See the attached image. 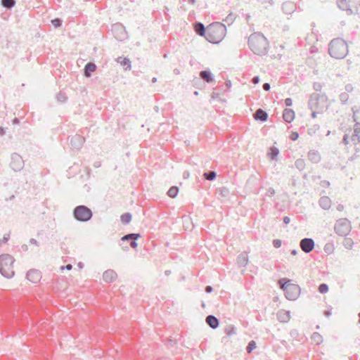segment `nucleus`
Segmentation results:
<instances>
[{
    "label": "nucleus",
    "mask_w": 360,
    "mask_h": 360,
    "mask_svg": "<svg viewBox=\"0 0 360 360\" xmlns=\"http://www.w3.org/2000/svg\"><path fill=\"white\" fill-rule=\"evenodd\" d=\"M348 53V46L342 39H335L331 41L329 47L330 55L337 59L343 58Z\"/></svg>",
    "instance_id": "obj_4"
},
{
    "label": "nucleus",
    "mask_w": 360,
    "mask_h": 360,
    "mask_svg": "<svg viewBox=\"0 0 360 360\" xmlns=\"http://www.w3.org/2000/svg\"><path fill=\"white\" fill-rule=\"evenodd\" d=\"M27 278L33 283H38L41 281V275L40 271L32 269L27 273Z\"/></svg>",
    "instance_id": "obj_9"
},
{
    "label": "nucleus",
    "mask_w": 360,
    "mask_h": 360,
    "mask_svg": "<svg viewBox=\"0 0 360 360\" xmlns=\"http://www.w3.org/2000/svg\"><path fill=\"white\" fill-rule=\"evenodd\" d=\"M140 234L139 233H130V234H128V235H126L124 236H123L122 238V240H133L131 243H130V245L132 248L135 249L137 248V243L135 242V240H136L137 238H139L140 237Z\"/></svg>",
    "instance_id": "obj_10"
},
{
    "label": "nucleus",
    "mask_w": 360,
    "mask_h": 360,
    "mask_svg": "<svg viewBox=\"0 0 360 360\" xmlns=\"http://www.w3.org/2000/svg\"><path fill=\"white\" fill-rule=\"evenodd\" d=\"M249 46L255 53L262 55L266 52L268 41L262 34L254 33L249 37Z\"/></svg>",
    "instance_id": "obj_2"
},
{
    "label": "nucleus",
    "mask_w": 360,
    "mask_h": 360,
    "mask_svg": "<svg viewBox=\"0 0 360 360\" xmlns=\"http://www.w3.org/2000/svg\"><path fill=\"white\" fill-rule=\"evenodd\" d=\"M283 117L287 122H291L295 118V112L291 109H285Z\"/></svg>",
    "instance_id": "obj_12"
},
{
    "label": "nucleus",
    "mask_w": 360,
    "mask_h": 360,
    "mask_svg": "<svg viewBox=\"0 0 360 360\" xmlns=\"http://www.w3.org/2000/svg\"><path fill=\"white\" fill-rule=\"evenodd\" d=\"M264 90L268 91L270 89V85L268 83H265L263 86Z\"/></svg>",
    "instance_id": "obj_35"
},
{
    "label": "nucleus",
    "mask_w": 360,
    "mask_h": 360,
    "mask_svg": "<svg viewBox=\"0 0 360 360\" xmlns=\"http://www.w3.org/2000/svg\"><path fill=\"white\" fill-rule=\"evenodd\" d=\"M52 23L55 27H59L60 25V20L59 19H55L52 20Z\"/></svg>",
    "instance_id": "obj_32"
},
{
    "label": "nucleus",
    "mask_w": 360,
    "mask_h": 360,
    "mask_svg": "<svg viewBox=\"0 0 360 360\" xmlns=\"http://www.w3.org/2000/svg\"><path fill=\"white\" fill-rule=\"evenodd\" d=\"M285 103L287 106H291L292 105V101L290 98H286L285 100Z\"/></svg>",
    "instance_id": "obj_33"
},
{
    "label": "nucleus",
    "mask_w": 360,
    "mask_h": 360,
    "mask_svg": "<svg viewBox=\"0 0 360 360\" xmlns=\"http://www.w3.org/2000/svg\"><path fill=\"white\" fill-rule=\"evenodd\" d=\"M1 3L4 6L7 7V8H11L14 5L13 0H2Z\"/></svg>",
    "instance_id": "obj_27"
},
{
    "label": "nucleus",
    "mask_w": 360,
    "mask_h": 360,
    "mask_svg": "<svg viewBox=\"0 0 360 360\" xmlns=\"http://www.w3.org/2000/svg\"><path fill=\"white\" fill-rule=\"evenodd\" d=\"M117 278V274L113 270L109 269L105 271L103 274V280L107 283H111Z\"/></svg>",
    "instance_id": "obj_11"
},
{
    "label": "nucleus",
    "mask_w": 360,
    "mask_h": 360,
    "mask_svg": "<svg viewBox=\"0 0 360 360\" xmlns=\"http://www.w3.org/2000/svg\"><path fill=\"white\" fill-rule=\"evenodd\" d=\"M194 29H195V32L198 34H199L200 36L205 37L206 29H205V27L202 24H201V23L195 24L194 26Z\"/></svg>",
    "instance_id": "obj_16"
},
{
    "label": "nucleus",
    "mask_w": 360,
    "mask_h": 360,
    "mask_svg": "<svg viewBox=\"0 0 360 360\" xmlns=\"http://www.w3.org/2000/svg\"><path fill=\"white\" fill-rule=\"evenodd\" d=\"M273 245L275 248H278L281 246V241L278 239H275L273 240Z\"/></svg>",
    "instance_id": "obj_30"
},
{
    "label": "nucleus",
    "mask_w": 360,
    "mask_h": 360,
    "mask_svg": "<svg viewBox=\"0 0 360 360\" xmlns=\"http://www.w3.org/2000/svg\"><path fill=\"white\" fill-rule=\"evenodd\" d=\"M11 164L14 169L16 170L22 167L23 162L20 159H15Z\"/></svg>",
    "instance_id": "obj_22"
},
{
    "label": "nucleus",
    "mask_w": 360,
    "mask_h": 360,
    "mask_svg": "<svg viewBox=\"0 0 360 360\" xmlns=\"http://www.w3.org/2000/svg\"><path fill=\"white\" fill-rule=\"evenodd\" d=\"M4 134V130L3 128L0 127V134L2 135Z\"/></svg>",
    "instance_id": "obj_39"
},
{
    "label": "nucleus",
    "mask_w": 360,
    "mask_h": 360,
    "mask_svg": "<svg viewBox=\"0 0 360 360\" xmlns=\"http://www.w3.org/2000/svg\"><path fill=\"white\" fill-rule=\"evenodd\" d=\"M131 220V215L129 213H124L121 216V221L123 224H128Z\"/></svg>",
    "instance_id": "obj_20"
},
{
    "label": "nucleus",
    "mask_w": 360,
    "mask_h": 360,
    "mask_svg": "<svg viewBox=\"0 0 360 360\" xmlns=\"http://www.w3.org/2000/svg\"><path fill=\"white\" fill-rule=\"evenodd\" d=\"M203 176L207 180L212 181L216 177V174L214 172H210L209 173H205Z\"/></svg>",
    "instance_id": "obj_24"
},
{
    "label": "nucleus",
    "mask_w": 360,
    "mask_h": 360,
    "mask_svg": "<svg viewBox=\"0 0 360 360\" xmlns=\"http://www.w3.org/2000/svg\"><path fill=\"white\" fill-rule=\"evenodd\" d=\"M278 283L281 288L283 290L288 300H294L298 297L300 293V289L297 285L292 283L290 281L285 278L279 280Z\"/></svg>",
    "instance_id": "obj_5"
},
{
    "label": "nucleus",
    "mask_w": 360,
    "mask_h": 360,
    "mask_svg": "<svg viewBox=\"0 0 360 360\" xmlns=\"http://www.w3.org/2000/svg\"><path fill=\"white\" fill-rule=\"evenodd\" d=\"M15 259L8 254L0 255V273L6 278H11L15 275Z\"/></svg>",
    "instance_id": "obj_3"
},
{
    "label": "nucleus",
    "mask_w": 360,
    "mask_h": 360,
    "mask_svg": "<svg viewBox=\"0 0 360 360\" xmlns=\"http://www.w3.org/2000/svg\"><path fill=\"white\" fill-rule=\"evenodd\" d=\"M255 117L261 121H266L267 120V114L262 109H259L256 111Z\"/></svg>",
    "instance_id": "obj_15"
},
{
    "label": "nucleus",
    "mask_w": 360,
    "mask_h": 360,
    "mask_svg": "<svg viewBox=\"0 0 360 360\" xmlns=\"http://www.w3.org/2000/svg\"><path fill=\"white\" fill-rule=\"evenodd\" d=\"M206 322L212 328H216L219 326L218 319L215 316L212 315H209L208 316H207Z\"/></svg>",
    "instance_id": "obj_13"
},
{
    "label": "nucleus",
    "mask_w": 360,
    "mask_h": 360,
    "mask_svg": "<svg viewBox=\"0 0 360 360\" xmlns=\"http://www.w3.org/2000/svg\"><path fill=\"white\" fill-rule=\"evenodd\" d=\"M200 77H201V78L202 79H204L207 82H211L213 80L212 77V75H211V73L210 72H207V71H202L200 72Z\"/></svg>",
    "instance_id": "obj_18"
},
{
    "label": "nucleus",
    "mask_w": 360,
    "mask_h": 360,
    "mask_svg": "<svg viewBox=\"0 0 360 360\" xmlns=\"http://www.w3.org/2000/svg\"><path fill=\"white\" fill-rule=\"evenodd\" d=\"M179 192V188L176 186H172L167 191V195L171 198H175Z\"/></svg>",
    "instance_id": "obj_19"
},
{
    "label": "nucleus",
    "mask_w": 360,
    "mask_h": 360,
    "mask_svg": "<svg viewBox=\"0 0 360 360\" xmlns=\"http://www.w3.org/2000/svg\"><path fill=\"white\" fill-rule=\"evenodd\" d=\"M205 291L207 292H211L212 291V288L211 286H207L205 288Z\"/></svg>",
    "instance_id": "obj_37"
},
{
    "label": "nucleus",
    "mask_w": 360,
    "mask_h": 360,
    "mask_svg": "<svg viewBox=\"0 0 360 360\" xmlns=\"http://www.w3.org/2000/svg\"><path fill=\"white\" fill-rule=\"evenodd\" d=\"M330 204L331 201L330 198L326 196L322 197L319 200L320 206L325 210L330 208Z\"/></svg>",
    "instance_id": "obj_14"
},
{
    "label": "nucleus",
    "mask_w": 360,
    "mask_h": 360,
    "mask_svg": "<svg viewBox=\"0 0 360 360\" xmlns=\"http://www.w3.org/2000/svg\"><path fill=\"white\" fill-rule=\"evenodd\" d=\"M319 291L320 293L324 294L328 291V287L326 284L322 283L319 287Z\"/></svg>",
    "instance_id": "obj_25"
},
{
    "label": "nucleus",
    "mask_w": 360,
    "mask_h": 360,
    "mask_svg": "<svg viewBox=\"0 0 360 360\" xmlns=\"http://www.w3.org/2000/svg\"><path fill=\"white\" fill-rule=\"evenodd\" d=\"M290 221V219L288 217H283V222L285 224H289Z\"/></svg>",
    "instance_id": "obj_34"
},
{
    "label": "nucleus",
    "mask_w": 360,
    "mask_h": 360,
    "mask_svg": "<svg viewBox=\"0 0 360 360\" xmlns=\"http://www.w3.org/2000/svg\"><path fill=\"white\" fill-rule=\"evenodd\" d=\"M314 247V242L311 238H304L300 241V248L306 253L310 252Z\"/></svg>",
    "instance_id": "obj_8"
},
{
    "label": "nucleus",
    "mask_w": 360,
    "mask_h": 360,
    "mask_svg": "<svg viewBox=\"0 0 360 360\" xmlns=\"http://www.w3.org/2000/svg\"><path fill=\"white\" fill-rule=\"evenodd\" d=\"M189 1H190V2H191V3H192V4H195V0H189Z\"/></svg>",
    "instance_id": "obj_40"
},
{
    "label": "nucleus",
    "mask_w": 360,
    "mask_h": 360,
    "mask_svg": "<svg viewBox=\"0 0 360 360\" xmlns=\"http://www.w3.org/2000/svg\"><path fill=\"white\" fill-rule=\"evenodd\" d=\"M119 60H120V63L123 66H127V68H128L129 66V60H127L126 58H120Z\"/></svg>",
    "instance_id": "obj_29"
},
{
    "label": "nucleus",
    "mask_w": 360,
    "mask_h": 360,
    "mask_svg": "<svg viewBox=\"0 0 360 360\" xmlns=\"http://www.w3.org/2000/svg\"><path fill=\"white\" fill-rule=\"evenodd\" d=\"M225 333L228 335H231L236 333V328L233 326H230L225 329Z\"/></svg>",
    "instance_id": "obj_26"
},
{
    "label": "nucleus",
    "mask_w": 360,
    "mask_h": 360,
    "mask_svg": "<svg viewBox=\"0 0 360 360\" xmlns=\"http://www.w3.org/2000/svg\"><path fill=\"white\" fill-rule=\"evenodd\" d=\"M96 66L94 63H88L84 68V74L86 77H89L90 74L96 70Z\"/></svg>",
    "instance_id": "obj_17"
},
{
    "label": "nucleus",
    "mask_w": 360,
    "mask_h": 360,
    "mask_svg": "<svg viewBox=\"0 0 360 360\" xmlns=\"http://www.w3.org/2000/svg\"><path fill=\"white\" fill-rule=\"evenodd\" d=\"M74 216L78 221H86L91 218L92 212L87 207L79 205L75 207Z\"/></svg>",
    "instance_id": "obj_6"
},
{
    "label": "nucleus",
    "mask_w": 360,
    "mask_h": 360,
    "mask_svg": "<svg viewBox=\"0 0 360 360\" xmlns=\"http://www.w3.org/2000/svg\"><path fill=\"white\" fill-rule=\"evenodd\" d=\"M259 77H255L253 78L252 82L254 84H257L259 82Z\"/></svg>",
    "instance_id": "obj_38"
},
{
    "label": "nucleus",
    "mask_w": 360,
    "mask_h": 360,
    "mask_svg": "<svg viewBox=\"0 0 360 360\" xmlns=\"http://www.w3.org/2000/svg\"><path fill=\"white\" fill-rule=\"evenodd\" d=\"M72 268V266L71 264H68L65 267H62L61 269H66L67 270H71Z\"/></svg>",
    "instance_id": "obj_36"
},
{
    "label": "nucleus",
    "mask_w": 360,
    "mask_h": 360,
    "mask_svg": "<svg viewBox=\"0 0 360 360\" xmlns=\"http://www.w3.org/2000/svg\"><path fill=\"white\" fill-rule=\"evenodd\" d=\"M335 231L337 234L341 236H345L351 231L350 223L346 219L338 220L335 225Z\"/></svg>",
    "instance_id": "obj_7"
},
{
    "label": "nucleus",
    "mask_w": 360,
    "mask_h": 360,
    "mask_svg": "<svg viewBox=\"0 0 360 360\" xmlns=\"http://www.w3.org/2000/svg\"><path fill=\"white\" fill-rule=\"evenodd\" d=\"M359 317H360V313L359 314Z\"/></svg>",
    "instance_id": "obj_42"
},
{
    "label": "nucleus",
    "mask_w": 360,
    "mask_h": 360,
    "mask_svg": "<svg viewBox=\"0 0 360 360\" xmlns=\"http://www.w3.org/2000/svg\"><path fill=\"white\" fill-rule=\"evenodd\" d=\"M278 154H279V150L276 146H273L270 147V150H269L270 158H275Z\"/></svg>",
    "instance_id": "obj_21"
},
{
    "label": "nucleus",
    "mask_w": 360,
    "mask_h": 360,
    "mask_svg": "<svg viewBox=\"0 0 360 360\" xmlns=\"http://www.w3.org/2000/svg\"><path fill=\"white\" fill-rule=\"evenodd\" d=\"M226 34V26L221 23L217 22L207 26L205 32V38L211 43L218 44L223 40Z\"/></svg>",
    "instance_id": "obj_1"
},
{
    "label": "nucleus",
    "mask_w": 360,
    "mask_h": 360,
    "mask_svg": "<svg viewBox=\"0 0 360 360\" xmlns=\"http://www.w3.org/2000/svg\"><path fill=\"white\" fill-rule=\"evenodd\" d=\"M289 137L292 141H296L299 138V134L297 131H291Z\"/></svg>",
    "instance_id": "obj_28"
},
{
    "label": "nucleus",
    "mask_w": 360,
    "mask_h": 360,
    "mask_svg": "<svg viewBox=\"0 0 360 360\" xmlns=\"http://www.w3.org/2000/svg\"><path fill=\"white\" fill-rule=\"evenodd\" d=\"M256 348V343L254 340H251L247 346L246 350L248 353H251Z\"/></svg>",
    "instance_id": "obj_23"
},
{
    "label": "nucleus",
    "mask_w": 360,
    "mask_h": 360,
    "mask_svg": "<svg viewBox=\"0 0 360 360\" xmlns=\"http://www.w3.org/2000/svg\"><path fill=\"white\" fill-rule=\"evenodd\" d=\"M295 253H296L295 250H293V251L292 252V254H293V255H295Z\"/></svg>",
    "instance_id": "obj_41"
},
{
    "label": "nucleus",
    "mask_w": 360,
    "mask_h": 360,
    "mask_svg": "<svg viewBox=\"0 0 360 360\" xmlns=\"http://www.w3.org/2000/svg\"><path fill=\"white\" fill-rule=\"evenodd\" d=\"M9 238H10V235L8 233L4 235L3 237V239L0 240V245L3 243H6L8 241V240L9 239Z\"/></svg>",
    "instance_id": "obj_31"
}]
</instances>
